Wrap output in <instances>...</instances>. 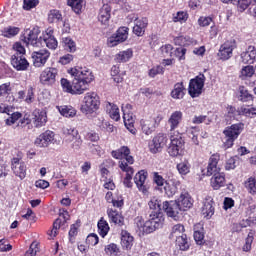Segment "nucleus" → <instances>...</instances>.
<instances>
[{
	"mask_svg": "<svg viewBox=\"0 0 256 256\" xmlns=\"http://www.w3.org/2000/svg\"><path fill=\"white\" fill-rule=\"evenodd\" d=\"M150 209L149 219L144 222L141 218H137L136 225L142 233H153L156 229L163 227L165 218L161 213V200L157 197H152L148 202Z\"/></svg>",
	"mask_w": 256,
	"mask_h": 256,
	"instance_id": "obj_1",
	"label": "nucleus"
},
{
	"mask_svg": "<svg viewBox=\"0 0 256 256\" xmlns=\"http://www.w3.org/2000/svg\"><path fill=\"white\" fill-rule=\"evenodd\" d=\"M73 79V95H83L89 90V84L93 81V73L87 68L75 67L68 70Z\"/></svg>",
	"mask_w": 256,
	"mask_h": 256,
	"instance_id": "obj_2",
	"label": "nucleus"
},
{
	"mask_svg": "<svg viewBox=\"0 0 256 256\" xmlns=\"http://www.w3.org/2000/svg\"><path fill=\"white\" fill-rule=\"evenodd\" d=\"M243 123L233 124L230 127H227L223 133L225 135L224 137V147L225 149H230V147L235 143V140L239 135H241V132L243 131Z\"/></svg>",
	"mask_w": 256,
	"mask_h": 256,
	"instance_id": "obj_3",
	"label": "nucleus"
},
{
	"mask_svg": "<svg viewBox=\"0 0 256 256\" xmlns=\"http://www.w3.org/2000/svg\"><path fill=\"white\" fill-rule=\"evenodd\" d=\"M99 95L95 92H88L84 96L83 104L81 107L82 113L89 115V113H95L99 109L100 105Z\"/></svg>",
	"mask_w": 256,
	"mask_h": 256,
	"instance_id": "obj_4",
	"label": "nucleus"
},
{
	"mask_svg": "<svg viewBox=\"0 0 256 256\" xmlns=\"http://www.w3.org/2000/svg\"><path fill=\"white\" fill-rule=\"evenodd\" d=\"M170 135V145L168 147V154L170 157H179L182 155L183 149H185V141L181 134H169Z\"/></svg>",
	"mask_w": 256,
	"mask_h": 256,
	"instance_id": "obj_5",
	"label": "nucleus"
},
{
	"mask_svg": "<svg viewBox=\"0 0 256 256\" xmlns=\"http://www.w3.org/2000/svg\"><path fill=\"white\" fill-rule=\"evenodd\" d=\"M41 30L39 28H33L32 30H25L21 41L24 43L26 47H39L41 45V37L39 34Z\"/></svg>",
	"mask_w": 256,
	"mask_h": 256,
	"instance_id": "obj_6",
	"label": "nucleus"
},
{
	"mask_svg": "<svg viewBox=\"0 0 256 256\" xmlns=\"http://www.w3.org/2000/svg\"><path fill=\"white\" fill-rule=\"evenodd\" d=\"M203 87H205V75L200 74L191 79L188 87L190 97H199L203 93Z\"/></svg>",
	"mask_w": 256,
	"mask_h": 256,
	"instance_id": "obj_7",
	"label": "nucleus"
},
{
	"mask_svg": "<svg viewBox=\"0 0 256 256\" xmlns=\"http://www.w3.org/2000/svg\"><path fill=\"white\" fill-rule=\"evenodd\" d=\"M163 211H165L166 215H168V217H171L172 219H174V221H179V219H181V217H183V213H182V209L179 206V204L175 201H165L163 202V206H162Z\"/></svg>",
	"mask_w": 256,
	"mask_h": 256,
	"instance_id": "obj_8",
	"label": "nucleus"
},
{
	"mask_svg": "<svg viewBox=\"0 0 256 256\" xmlns=\"http://www.w3.org/2000/svg\"><path fill=\"white\" fill-rule=\"evenodd\" d=\"M57 77H59V70L47 67L40 74V83L47 86L55 85Z\"/></svg>",
	"mask_w": 256,
	"mask_h": 256,
	"instance_id": "obj_9",
	"label": "nucleus"
},
{
	"mask_svg": "<svg viewBox=\"0 0 256 256\" xmlns=\"http://www.w3.org/2000/svg\"><path fill=\"white\" fill-rule=\"evenodd\" d=\"M129 37V28L127 27H121L117 30V32L110 36L107 40L108 47H117L119 43H124V41H127V38Z\"/></svg>",
	"mask_w": 256,
	"mask_h": 256,
	"instance_id": "obj_10",
	"label": "nucleus"
},
{
	"mask_svg": "<svg viewBox=\"0 0 256 256\" xmlns=\"http://www.w3.org/2000/svg\"><path fill=\"white\" fill-rule=\"evenodd\" d=\"M128 19L134 22V35H137V37H143V35H145V29L147 28V25H149V20H147V18H139L135 14L128 16Z\"/></svg>",
	"mask_w": 256,
	"mask_h": 256,
	"instance_id": "obj_11",
	"label": "nucleus"
},
{
	"mask_svg": "<svg viewBox=\"0 0 256 256\" xmlns=\"http://www.w3.org/2000/svg\"><path fill=\"white\" fill-rule=\"evenodd\" d=\"M111 155L114 159H125L122 161L127 163V165H133V163H135V159L133 158V156H130L131 150L127 146H122L117 150H113L111 152Z\"/></svg>",
	"mask_w": 256,
	"mask_h": 256,
	"instance_id": "obj_12",
	"label": "nucleus"
},
{
	"mask_svg": "<svg viewBox=\"0 0 256 256\" xmlns=\"http://www.w3.org/2000/svg\"><path fill=\"white\" fill-rule=\"evenodd\" d=\"M51 52L47 49H41L32 53V60L34 67H45V63L49 61Z\"/></svg>",
	"mask_w": 256,
	"mask_h": 256,
	"instance_id": "obj_13",
	"label": "nucleus"
},
{
	"mask_svg": "<svg viewBox=\"0 0 256 256\" xmlns=\"http://www.w3.org/2000/svg\"><path fill=\"white\" fill-rule=\"evenodd\" d=\"M181 121H183V112L181 111H174L169 119H168V125L170 127L169 135H181L179 131H175V129L179 128V125H181Z\"/></svg>",
	"mask_w": 256,
	"mask_h": 256,
	"instance_id": "obj_14",
	"label": "nucleus"
},
{
	"mask_svg": "<svg viewBox=\"0 0 256 256\" xmlns=\"http://www.w3.org/2000/svg\"><path fill=\"white\" fill-rule=\"evenodd\" d=\"M55 139V133L53 131L47 130L40 134L34 141L36 147H49Z\"/></svg>",
	"mask_w": 256,
	"mask_h": 256,
	"instance_id": "obj_15",
	"label": "nucleus"
},
{
	"mask_svg": "<svg viewBox=\"0 0 256 256\" xmlns=\"http://www.w3.org/2000/svg\"><path fill=\"white\" fill-rule=\"evenodd\" d=\"M147 171L141 170L136 173L134 177V183L137 186L138 191H141L144 195H147L149 191V185H147Z\"/></svg>",
	"mask_w": 256,
	"mask_h": 256,
	"instance_id": "obj_16",
	"label": "nucleus"
},
{
	"mask_svg": "<svg viewBox=\"0 0 256 256\" xmlns=\"http://www.w3.org/2000/svg\"><path fill=\"white\" fill-rule=\"evenodd\" d=\"M235 40H228L224 42L219 49L218 57L227 61V59H231L233 56V49H235Z\"/></svg>",
	"mask_w": 256,
	"mask_h": 256,
	"instance_id": "obj_17",
	"label": "nucleus"
},
{
	"mask_svg": "<svg viewBox=\"0 0 256 256\" xmlns=\"http://www.w3.org/2000/svg\"><path fill=\"white\" fill-rule=\"evenodd\" d=\"M40 45H45L48 49L55 51L59 42H57V38L53 35V31L49 30L40 36Z\"/></svg>",
	"mask_w": 256,
	"mask_h": 256,
	"instance_id": "obj_18",
	"label": "nucleus"
},
{
	"mask_svg": "<svg viewBox=\"0 0 256 256\" xmlns=\"http://www.w3.org/2000/svg\"><path fill=\"white\" fill-rule=\"evenodd\" d=\"M167 145V134L159 133L149 144L151 153H159Z\"/></svg>",
	"mask_w": 256,
	"mask_h": 256,
	"instance_id": "obj_19",
	"label": "nucleus"
},
{
	"mask_svg": "<svg viewBox=\"0 0 256 256\" xmlns=\"http://www.w3.org/2000/svg\"><path fill=\"white\" fill-rule=\"evenodd\" d=\"M118 165L121 171L126 173L123 184L125 185V187H128L130 189V187H133V182L131 181L133 179V173H135V170L133 169V167L129 166V164H127V162L125 161H119Z\"/></svg>",
	"mask_w": 256,
	"mask_h": 256,
	"instance_id": "obj_20",
	"label": "nucleus"
},
{
	"mask_svg": "<svg viewBox=\"0 0 256 256\" xmlns=\"http://www.w3.org/2000/svg\"><path fill=\"white\" fill-rule=\"evenodd\" d=\"M62 133L64 135V142L65 143H73V141H76L77 145H80L79 139V132L77 129L67 126L62 129Z\"/></svg>",
	"mask_w": 256,
	"mask_h": 256,
	"instance_id": "obj_21",
	"label": "nucleus"
},
{
	"mask_svg": "<svg viewBox=\"0 0 256 256\" xmlns=\"http://www.w3.org/2000/svg\"><path fill=\"white\" fill-rule=\"evenodd\" d=\"M12 171L16 177L23 179L27 175V166H25V162L19 160V158H13Z\"/></svg>",
	"mask_w": 256,
	"mask_h": 256,
	"instance_id": "obj_22",
	"label": "nucleus"
},
{
	"mask_svg": "<svg viewBox=\"0 0 256 256\" xmlns=\"http://www.w3.org/2000/svg\"><path fill=\"white\" fill-rule=\"evenodd\" d=\"M11 65L17 71H27L29 68V62L24 58L23 55L14 54L11 58Z\"/></svg>",
	"mask_w": 256,
	"mask_h": 256,
	"instance_id": "obj_23",
	"label": "nucleus"
},
{
	"mask_svg": "<svg viewBox=\"0 0 256 256\" xmlns=\"http://www.w3.org/2000/svg\"><path fill=\"white\" fill-rule=\"evenodd\" d=\"M176 203L182 211H187V209H191L193 207V198H191V195L188 192H183L176 200Z\"/></svg>",
	"mask_w": 256,
	"mask_h": 256,
	"instance_id": "obj_24",
	"label": "nucleus"
},
{
	"mask_svg": "<svg viewBox=\"0 0 256 256\" xmlns=\"http://www.w3.org/2000/svg\"><path fill=\"white\" fill-rule=\"evenodd\" d=\"M181 185V182L176 179H170L166 180L165 185H164V191L165 195L167 197H174L179 190V186Z\"/></svg>",
	"mask_w": 256,
	"mask_h": 256,
	"instance_id": "obj_25",
	"label": "nucleus"
},
{
	"mask_svg": "<svg viewBox=\"0 0 256 256\" xmlns=\"http://www.w3.org/2000/svg\"><path fill=\"white\" fill-rule=\"evenodd\" d=\"M140 126L142 133L145 135H151L157 127H159V122H157V119H148V120H141Z\"/></svg>",
	"mask_w": 256,
	"mask_h": 256,
	"instance_id": "obj_26",
	"label": "nucleus"
},
{
	"mask_svg": "<svg viewBox=\"0 0 256 256\" xmlns=\"http://www.w3.org/2000/svg\"><path fill=\"white\" fill-rule=\"evenodd\" d=\"M241 61L242 63H246L248 65H252V63L256 62L255 46H248L246 51L241 53Z\"/></svg>",
	"mask_w": 256,
	"mask_h": 256,
	"instance_id": "obj_27",
	"label": "nucleus"
},
{
	"mask_svg": "<svg viewBox=\"0 0 256 256\" xmlns=\"http://www.w3.org/2000/svg\"><path fill=\"white\" fill-rule=\"evenodd\" d=\"M201 212L205 219H211L213 215H215V207L213 206V200L211 198L203 202Z\"/></svg>",
	"mask_w": 256,
	"mask_h": 256,
	"instance_id": "obj_28",
	"label": "nucleus"
},
{
	"mask_svg": "<svg viewBox=\"0 0 256 256\" xmlns=\"http://www.w3.org/2000/svg\"><path fill=\"white\" fill-rule=\"evenodd\" d=\"M109 19H111V6L104 4L100 9L98 20L102 25H109Z\"/></svg>",
	"mask_w": 256,
	"mask_h": 256,
	"instance_id": "obj_29",
	"label": "nucleus"
},
{
	"mask_svg": "<svg viewBox=\"0 0 256 256\" xmlns=\"http://www.w3.org/2000/svg\"><path fill=\"white\" fill-rule=\"evenodd\" d=\"M107 215L112 223H114L115 225H119V227H123L125 219L121 216L119 212H117V210H113V208H108Z\"/></svg>",
	"mask_w": 256,
	"mask_h": 256,
	"instance_id": "obj_30",
	"label": "nucleus"
},
{
	"mask_svg": "<svg viewBox=\"0 0 256 256\" xmlns=\"http://www.w3.org/2000/svg\"><path fill=\"white\" fill-rule=\"evenodd\" d=\"M211 187L215 190L221 189V187L225 186V175L223 173H215L213 174L211 180Z\"/></svg>",
	"mask_w": 256,
	"mask_h": 256,
	"instance_id": "obj_31",
	"label": "nucleus"
},
{
	"mask_svg": "<svg viewBox=\"0 0 256 256\" xmlns=\"http://www.w3.org/2000/svg\"><path fill=\"white\" fill-rule=\"evenodd\" d=\"M33 124L35 127H43L47 123V113L43 111H34Z\"/></svg>",
	"mask_w": 256,
	"mask_h": 256,
	"instance_id": "obj_32",
	"label": "nucleus"
},
{
	"mask_svg": "<svg viewBox=\"0 0 256 256\" xmlns=\"http://www.w3.org/2000/svg\"><path fill=\"white\" fill-rule=\"evenodd\" d=\"M171 97L172 99H183L185 97V85H183V82H178L174 85Z\"/></svg>",
	"mask_w": 256,
	"mask_h": 256,
	"instance_id": "obj_33",
	"label": "nucleus"
},
{
	"mask_svg": "<svg viewBox=\"0 0 256 256\" xmlns=\"http://www.w3.org/2000/svg\"><path fill=\"white\" fill-rule=\"evenodd\" d=\"M106 111L111 119L119 121L121 115L119 114V107L111 102L106 103Z\"/></svg>",
	"mask_w": 256,
	"mask_h": 256,
	"instance_id": "obj_34",
	"label": "nucleus"
},
{
	"mask_svg": "<svg viewBox=\"0 0 256 256\" xmlns=\"http://www.w3.org/2000/svg\"><path fill=\"white\" fill-rule=\"evenodd\" d=\"M183 236H185V226H183V224L174 225L170 233V239L176 241V239Z\"/></svg>",
	"mask_w": 256,
	"mask_h": 256,
	"instance_id": "obj_35",
	"label": "nucleus"
},
{
	"mask_svg": "<svg viewBox=\"0 0 256 256\" xmlns=\"http://www.w3.org/2000/svg\"><path fill=\"white\" fill-rule=\"evenodd\" d=\"M121 245L123 249H131L133 247V236L129 232L122 230L121 232Z\"/></svg>",
	"mask_w": 256,
	"mask_h": 256,
	"instance_id": "obj_36",
	"label": "nucleus"
},
{
	"mask_svg": "<svg viewBox=\"0 0 256 256\" xmlns=\"http://www.w3.org/2000/svg\"><path fill=\"white\" fill-rule=\"evenodd\" d=\"M238 100L242 101V103H249V101H253V96L244 86H240L238 89Z\"/></svg>",
	"mask_w": 256,
	"mask_h": 256,
	"instance_id": "obj_37",
	"label": "nucleus"
},
{
	"mask_svg": "<svg viewBox=\"0 0 256 256\" xmlns=\"http://www.w3.org/2000/svg\"><path fill=\"white\" fill-rule=\"evenodd\" d=\"M57 109L63 117H75L77 115V110L72 106H57Z\"/></svg>",
	"mask_w": 256,
	"mask_h": 256,
	"instance_id": "obj_38",
	"label": "nucleus"
},
{
	"mask_svg": "<svg viewBox=\"0 0 256 256\" xmlns=\"http://www.w3.org/2000/svg\"><path fill=\"white\" fill-rule=\"evenodd\" d=\"M131 57H133V50L128 49V50L119 52L116 55V61H118V63H127V61L131 59Z\"/></svg>",
	"mask_w": 256,
	"mask_h": 256,
	"instance_id": "obj_39",
	"label": "nucleus"
},
{
	"mask_svg": "<svg viewBox=\"0 0 256 256\" xmlns=\"http://www.w3.org/2000/svg\"><path fill=\"white\" fill-rule=\"evenodd\" d=\"M97 120L98 122L96 123V125L100 127L102 131L104 130L107 131L108 133H113V131H115V127L113 126V124L109 123L108 121H105L103 117H100Z\"/></svg>",
	"mask_w": 256,
	"mask_h": 256,
	"instance_id": "obj_40",
	"label": "nucleus"
},
{
	"mask_svg": "<svg viewBox=\"0 0 256 256\" xmlns=\"http://www.w3.org/2000/svg\"><path fill=\"white\" fill-rule=\"evenodd\" d=\"M109 223H107V221H105L104 218H101L98 221V233L100 236H102L103 238L107 237V234L109 233Z\"/></svg>",
	"mask_w": 256,
	"mask_h": 256,
	"instance_id": "obj_41",
	"label": "nucleus"
},
{
	"mask_svg": "<svg viewBox=\"0 0 256 256\" xmlns=\"http://www.w3.org/2000/svg\"><path fill=\"white\" fill-rule=\"evenodd\" d=\"M176 169L180 175H188L191 171V164L189 160H184L177 164Z\"/></svg>",
	"mask_w": 256,
	"mask_h": 256,
	"instance_id": "obj_42",
	"label": "nucleus"
},
{
	"mask_svg": "<svg viewBox=\"0 0 256 256\" xmlns=\"http://www.w3.org/2000/svg\"><path fill=\"white\" fill-rule=\"evenodd\" d=\"M253 241H255V233L253 231H250L245 239V243L242 247V251L245 253H249L252 249Z\"/></svg>",
	"mask_w": 256,
	"mask_h": 256,
	"instance_id": "obj_43",
	"label": "nucleus"
},
{
	"mask_svg": "<svg viewBox=\"0 0 256 256\" xmlns=\"http://www.w3.org/2000/svg\"><path fill=\"white\" fill-rule=\"evenodd\" d=\"M21 29L19 27L15 26H8L2 30L3 37H7L8 39H11V37H15V35H19V32Z\"/></svg>",
	"mask_w": 256,
	"mask_h": 256,
	"instance_id": "obj_44",
	"label": "nucleus"
},
{
	"mask_svg": "<svg viewBox=\"0 0 256 256\" xmlns=\"http://www.w3.org/2000/svg\"><path fill=\"white\" fill-rule=\"evenodd\" d=\"M48 21L49 23H59V21H63V15L59 10H50L48 13Z\"/></svg>",
	"mask_w": 256,
	"mask_h": 256,
	"instance_id": "obj_45",
	"label": "nucleus"
},
{
	"mask_svg": "<svg viewBox=\"0 0 256 256\" xmlns=\"http://www.w3.org/2000/svg\"><path fill=\"white\" fill-rule=\"evenodd\" d=\"M63 47L66 51L73 53L76 51L77 47L75 46V42L70 37L62 38Z\"/></svg>",
	"mask_w": 256,
	"mask_h": 256,
	"instance_id": "obj_46",
	"label": "nucleus"
},
{
	"mask_svg": "<svg viewBox=\"0 0 256 256\" xmlns=\"http://www.w3.org/2000/svg\"><path fill=\"white\" fill-rule=\"evenodd\" d=\"M245 188L250 195H256V178L251 176L245 182Z\"/></svg>",
	"mask_w": 256,
	"mask_h": 256,
	"instance_id": "obj_47",
	"label": "nucleus"
},
{
	"mask_svg": "<svg viewBox=\"0 0 256 256\" xmlns=\"http://www.w3.org/2000/svg\"><path fill=\"white\" fill-rule=\"evenodd\" d=\"M67 3L74 13L79 14L83 9V0H68Z\"/></svg>",
	"mask_w": 256,
	"mask_h": 256,
	"instance_id": "obj_48",
	"label": "nucleus"
},
{
	"mask_svg": "<svg viewBox=\"0 0 256 256\" xmlns=\"http://www.w3.org/2000/svg\"><path fill=\"white\" fill-rule=\"evenodd\" d=\"M106 255L118 256L119 255V246L115 243H111L105 246L104 249Z\"/></svg>",
	"mask_w": 256,
	"mask_h": 256,
	"instance_id": "obj_49",
	"label": "nucleus"
},
{
	"mask_svg": "<svg viewBox=\"0 0 256 256\" xmlns=\"http://www.w3.org/2000/svg\"><path fill=\"white\" fill-rule=\"evenodd\" d=\"M252 75H255V69L253 68V66L248 65L242 68L240 78L249 79Z\"/></svg>",
	"mask_w": 256,
	"mask_h": 256,
	"instance_id": "obj_50",
	"label": "nucleus"
},
{
	"mask_svg": "<svg viewBox=\"0 0 256 256\" xmlns=\"http://www.w3.org/2000/svg\"><path fill=\"white\" fill-rule=\"evenodd\" d=\"M174 241H176V245H178L181 251H187V249H189V242L187 241V235L184 234V236H181Z\"/></svg>",
	"mask_w": 256,
	"mask_h": 256,
	"instance_id": "obj_51",
	"label": "nucleus"
},
{
	"mask_svg": "<svg viewBox=\"0 0 256 256\" xmlns=\"http://www.w3.org/2000/svg\"><path fill=\"white\" fill-rule=\"evenodd\" d=\"M105 199L107 203H112L113 207H123V200L113 199V192H107Z\"/></svg>",
	"mask_w": 256,
	"mask_h": 256,
	"instance_id": "obj_52",
	"label": "nucleus"
},
{
	"mask_svg": "<svg viewBox=\"0 0 256 256\" xmlns=\"http://www.w3.org/2000/svg\"><path fill=\"white\" fill-rule=\"evenodd\" d=\"M174 43L176 45H180V47H183L185 45H191V43H193V40H191L187 36H179L174 39Z\"/></svg>",
	"mask_w": 256,
	"mask_h": 256,
	"instance_id": "obj_53",
	"label": "nucleus"
},
{
	"mask_svg": "<svg viewBox=\"0 0 256 256\" xmlns=\"http://www.w3.org/2000/svg\"><path fill=\"white\" fill-rule=\"evenodd\" d=\"M186 133L189 137L192 138L194 145H199V140L197 139V134L199 133V130L197 128H195V127L188 128L186 130Z\"/></svg>",
	"mask_w": 256,
	"mask_h": 256,
	"instance_id": "obj_54",
	"label": "nucleus"
},
{
	"mask_svg": "<svg viewBox=\"0 0 256 256\" xmlns=\"http://www.w3.org/2000/svg\"><path fill=\"white\" fill-rule=\"evenodd\" d=\"M60 84H61L63 91H65L66 93H71L73 95V81L71 84V82H69V80L62 78L60 81Z\"/></svg>",
	"mask_w": 256,
	"mask_h": 256,
	"instance_id": "obj_55",
	"label": "nucleus"
},
{
	"mask_svg": "<svg viewBox=\"0 0 256 256\" xmlns=\"http://www.w3.org/2000/svg\"><path fill=\"white\" fill-rule=\"evenodd\" d=\"M163 57H173V46L166 44L160 48Z\"/></svg>",
	"mask_w": 256,
	"mask_h": 256,
	"instance_id": "obj_56",
	"label": "nucleus"
},
{
	"mask_svg": "<svg viewBox=\"0 0 256 256\" xmlns=\"http://www.w3.org/2000/svg\"><path fill=\"white\" fill-rule=\"evenodd\" d=\"M192 123H194L195 125H199L201 123H206V125H209V123H211V120L205 115H200L194 116V118L192 119Z\"/></svg>",
	"mask_w": 256,
	"mask_h": 256,
	"instance_id": "obj_57",
	"label": "nucleus"
},
{
	"mask_svg": "<svg viewBox=\"0 0 256 256\" xmlns=\"http://www.w3.org/2000/svg\"><path fill=\"white\" fill-rule=\"evenodd\" d=\"M39 5V0H24L23 9L25 11H31V9H35Z\"/></svg>",
	"mask_w": 256,
	"mask_h": 256,
	"instance_id": "obj_58",
	"label": "nucleus"
},
{
	"mask_svg": "<svg viewBox=\"0 0 256 256\" xmlns=\"http://www.w3.org/2000/svg\"><path fill=\"white\" fill-rule=\"evenodd\" d=\"M233 5H237L240 11H245L251 5V0H235Z\"/></svg>",
	"mask_w": 256,
	"mask_h": 256,
	"instance_id": "obj_59",
	"label": "nucleus"
},
{
	"mask_svg": "<svg viewBox=\"0 0 256 256\" xmlns=\"http://www.w3.org/2000/svg\"><path fill=\"white\" fill-rule=\"evenodd\" d=\"M153 181L157 184V187H163V185H165L167 182V180L158 174V172H153Z\"/></svg>",
	"mask_w": 256,
	"mask_h": 256,
	"instance_id": "obj_60",
	"label": "nucleus"
},
{
	"mask_svg": "<svg viewBox=\"0 0 256 256\" xmlns=\"http://www.w3.org/2000/svg\"><path fill=\"white\" fill-rule=\"evenodd\" d=\"M241 113H243V115H245L246 117H256V107H242Z\"/></svg>",
	"mask_w": 256,
	"mask_h": 256,
	"instance_id": "obj_61",
	"label": "nucleus"
},
{
	"mask_svg": "<svg viewBox=\"0 0 256 256\" xmlns=\"http://www.w3.org/2000/svg\"><path fill=\"white\" fill-rule=\"evenodd\" d=\"M21 119V113L14 112L11 114V116L6 120V124L8 125H15V123H18V121Z\"/></svg>",
	"mask_w": 256,
	"mask_h": 256,
	"instance_id": "obj_62",
	"label": "nucleus"
},
{
	"mask_svg": "<svg viewBox=\"0 0 256 256\" xmlns=\"http://www.w3.org/2000/svg\"><path fill=\"white\" fill-rule=\"evenodd\" d=\"M187 14L186 12H178L174 17H173V21L174 23H185V21H187Z\"/></svg>",
	"mask_w": 256,
	"mask_h": 256,
	"instance_id": "obj_63",
	"label": "nucleus"
},
{
	"mask_svg": "<svg viewBox=\"0 0 256 256\" xmlns=\"http://www.w3.org/2000/svg\"><path fill=\"white\" fill-rule=\"evenodd\" d=\"M86 243L88 245H92V247H95L99 243V236L97 234H89L86 238Z\"/></svg>",
	"mask_w": 256,
	"mask_h": 256,
	"instance_id": "obj_64",
	"label": "nucleus"
}]
</instances>
